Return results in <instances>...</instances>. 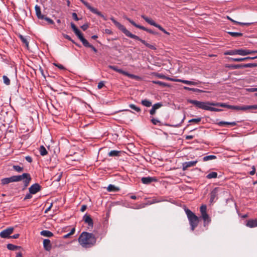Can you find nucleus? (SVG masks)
Listing matches in <instances>:
<instances>
[{
    "instance_id": "1",
    "label": "nucleus",
    "mask_w": 257,
    "mask_h": 257,
    "mask_svg": "<svg viewBox=\"0 0 257 257\" xmlns=\"http://www.w3.org/2000/svg\"><path fill=\"white\" fill-rule=\"evenodd\" d=\"M188 102L191 104L195 105L197 108L204 109L206 110H209L211 111L219 112L222 110L221 109L213 107L212 106H220L223 107H226L228 108L229 105L226 104L224 103L220 102H210L208 101H199L196 100L190 99L188 100Z\"/></svg>"
},
{
    "instance_id": "2",
    "label": "nucleus",
    "mask_w": 257,
    "mask_h": 257,
    "mask_svg": "<svg viewBox=\"0 0 257 257\" xmlns=\"http://www.w3.org/2000/svg\"><path fill=\"white\" fill-rule=\"evenodd\" d=\"M78 241L82 247L89 248L95 244L96 238L93 233L84 231L79 236Z\"/></svg>"
},
{
    "instance_id": "3",
    "label": "nucleus",
    "mask_w": 257,
    "mask_h": 257,
    "mask_svg": "<svg viewBox=\"0 0 257 257\" xmlns=\"http://www.w3.org/2000/svg\"><path fill=\"white\" fill-rule=\"evenodd\" d=\"M185 211L188 218L191 230L193 231L198 224L199 218L189 209H186Z\"/></svg>"
},
{
    "instance_id": "4",
    "label": "nucleus",
    "mask_w": 257,
    "mask_h": 257,
    "mask_svg": "<svg viewBox=\"0 0 257 257\" xmlns=\"http://www.w3.org/2000/svg\"><path fill=\"white\" fill-rule=\"evenodd\" d=\"M14 176L15 182L23 181L24 188L28 186L32 180L30 174L26 173H23L21 175H16Z\"/></svg>"
},
{
    "instance_id": "5",
    "label": "nucleus",
    "mask_w": 257,
    "mask_h": 257,
    "mask_svg": "<svg viewBox=\"0 0 257 257\" xmlns=\"http://www.w3.org/2000/svg\"><path fill=\"white\" fill-rule=\"evenodd\" d=\"M90 12L101 17L104 21L107 20V18L105 17L100 12L98 11L96 9L93 8L90 5L84 0H80Z\"/></svg>"
},
{
    "instance_id": "6",
    "label": "nucleus",
    "mask_w": 257,
    "mask_h": 257,
    "mask_svg": "<svg viewBox=\"0 0 257 257\" xmlns=\"http://www.w3.org/2000/svg\"><path fill=\"white\" fill-rule=\"evenodd\" d=\"M164 79H167L168 80L172 81L173 82H182L183 83H184V84H186L187 85H197L200 83V82L199 81H189V80H183V79H175V78L169 77H167L166 76H165V78Z\"/></svg>"
},
{
    "instance_id": "7",
    "label": "nucleus",
    "mask_w": 257,
    "mask_h": 257,
    "mask_svg": "<svg viewBox=\"0 0 257 257\" xmlns=\"http://www.w3.org/2000/svg\"><path fill=\"white\" fill-rule=\"evenodd\" d=\"M228 108L235 109L237 110H246L248 109H256L257 105H243V106H237V105H229Z\"/></svg>"
},
{
    "instance_id": "8",
    "label": "nucleus",
    "mask_w": 257,
    "mask_h": 257,
    "mask_svg": "<svg viewBox=\"0 0 257 257\" xmlns=\"http://www.w3.org/2000/svg\"><path fill=\"white\" fill-rule=\"evenodd\" d=\"M110 20L114 23V24L118 28V29L122 31L126 36H128L131 32L128 31L124 26L121 25L119 22H117L113 17L110 18Z\"/></svg>"
},
{
    "instance_id": "9",
    "label": "nucleus",
    "mask_w": 257,
    "mask_h": 257,
    "mask_svg": "<svg viewBox=\"0 0 257 257\" xmlns=\"http://www.w3.org/2000/svg\"><path fill=\"white\" fill-rule=\"evenodd\" d=\"M128 37H130L131 38L134 39L135 40L140 41L143 44H144L146 46H147V47L149 48L150 49H151L152 50H156V48L155 45H151V44L148 43L146 41L140 38L138 36H137L135 35H134V34H132L131 33H130V34L128 35Z\"/></svg>"
},
{
    "instance_id": "10",
    "label": "nucleus",
    "mask_w": 257,
    "mask_h": 257,
    "mask_svg": "<svg viewBox=\"0 0 257 257\" xmlns=\"http://www.w3.org/2000/svg\"><path fill=\"white\" fill-rule=\"evenodd\" d=\"M221 191V189L219 187H215L210 192V202L213 203L218 199V195L219 192Z\"/></svg>"
},
{
    "instance_id": "11",
    "label": "nucleus",
    "mask_w": 257,
    "mask_h": 257,
    "mask_svg": "<svg viewBox=\"0 0 257 257\" xmlns=\"http://www.w3.org/2000/svg\"><path fill=\"white\" fill-rule=\"evenodd\" d=\"M108 67L110 69H112V70H114L115 71L119 73L122 74L125 76H127L129 77L130 78H136L137 77V76H136L134 74H130L128 72H125L121 69L117 68V67L115 66L109 65Z\"/></svg>"
},
{
    "instance_id": "12",
    "label": "nucleus",
    "mask_w": 257,
    "mask_h": 257,
    "mask_svg": "<svg viewBox=\"0 0 257 257\" xmlns=\"http://www.w3.org/2000/svg\"><path fill=\"white\" fill-rule=\"evenodd\" d=\"M125 19L135 27H136L139 29H140L141 30H143L144 31H145L149 33L154 34V32L152 30L149 29L148 28H146L144 27V26H142L141 25L137 24L134 21L131 20L130 18L126 17Z\"/></svg>"
},
{
    "instance_id": "13",
    "label": "nucleus",
    "mask_w": 257,
    "mask_h": 257,
    "mask_svg": "<svg viewBox=\"0 0 257 257\" xmlns=\"http://www.w3.org/2000/svg\"><path fill=\"white\" fill-rule=\"evenodd\" d=\"M14 231L13 227H9L6 228V229L3 230L0 233V236L2 238H8L10 237V234H11Z\"/></svg>"
},
{
    "instance_id": "14",
    "label": "nucleus",
    "mask_w": 257,
    "mask_h": 257,
    "mask_svg": "<svg viewBox=\"0 0 257 257\" xmlns=\"http://www.w3.org/2000/svg\"><path fill=\"white\" fill-rule=\"evenodd\" d=\"M41 186L38 183L32 185L29 189V191L31 194H35L40 191Z\"/></svg>"
},
{
    "instance_id": "15",
    "label": "nucleus",
    "mask_w": 257,
    "mask_h": 257,
    "mask_svg": "<svg viewBox=\"0 0 257 257\" xmlns=\"http://www.w3.org/2000/svg\"><path fill=\"white\" fill-rule=\"evenodd\" d=\"M197 163V161L185 162L182 165V169L183 170L185 171L189 167L195 166Z\"/></svg>"
},
{
    "instance_id": "16",
    "label": "nucleus",
    "mask_w": 257,
    "mask_h": 257,
    "mask_svg": "<svg viewBox=\"0 0 257 257\" xmlns=\"http://www.w3.org/2000/svg\"><path fill=\"white\" fill-rule=\"evenodd\" d=\"M43 246L46 250L48 251H50L52 248V244L51 243L50 240L48 239H44Z\"/></svg>"
},
{
    "instance_id": "17",
    "label": "nucleus",
    "mask_w": 257,
    "mask_h": 257,
    "mask_svg": "<svg viewBox=\"0 0 257 257\" xmlns=\"http://www.w3.org/2000/svg\"><path fill=\"white\" fill-rule=\"evenodd\" d=\"M156 180H157L155 178L152 177H143L141 179L142 183L144 184H149L152 182L156 181Z\"/></svg>"
},
{
    "instance_id": "18",
    "label": "nucleus",
    "mask_w": 257,
    "mask_h": 257,
    "mask_svg": "<svg viewBox=\"0 0 257 257\" xmlns=\"http://www.w3.org/2000/svg\"><path fill=\"white\" fill-rule=\"evenodd\" d=\"M253 52H251L250 50L247 49H237V55L241 56H245L249 54H251Z\"/></svg>"
},
{
    "instance_id": "19",
    "label": "nucleus",
    "mask_w": 257,
    "mask_h": 257,
    "mask_svg": "<svg viewBox=\"0 0 257 257\" xmlns=\"http://www.w3.org/2000/svg\"><path fill=\"white\" fill-rule=\"evenodd\" d=\"M11 182H15L14 176L9 178H3L1 180V184L3 185L8 184Z\"/></svg>"
},
{
    "instance_id": "20",
    "label": "nucleus",
    "mask_w": 257,
    "mask_h": 257,
    "mask_svg": "<svg viewBox=\"0 0 257 257\" xmlns=\"http://www.w3.org/2000/svg\"><path fill=\"white\" fill-rule=\"evenodd\" d=\"M35 9L37 18L39 19L43 20V19L45 18V16L41 14L40 7L38 5H36Z\"/></svg>"
},
{
    "instance_id": "21",
    "label": "nucleus",
    "mask_w": 257,
    "mask_h": 257,
    "mask_svg": "<svg viewBox=\"0 0 257 257\" xmlns=\"http://www.w3.org/2000/svg\"><path fill=\"white\" fill-rule=\"evenodd\" d=\"M142 18L148 24H149L151 25H152L153 26H155L156 28H158V26H159V24H157L156 23H155L153 20L149 18L148 17L142 15Z\"/></svg>"
},
{
    "instance_id": "22",
    "label": "nucleus",
    "mask_w": 257,
    "mask_h": 257,
    "mask_svg": "<svg viewBox=\"0 0 257 257\" xmlns=\"http://www.w3.org/2000/svg\"><path fill=\"white\" fill-rule=\"evenodd\" d=\"M142 18L148 24H149L151 25H152L153 26H155L156 28H158V26H159V24H157L156 23H155L153 20L149 18L148 17L142 15Z\"/></svg>"
},
{
    "instance_id": "23",
    "label": "nucleus",
    "mask_w": 257,
    "mask_h": 257,
    "mask_svg": "<svg viewBox=\"0 0 257 257\" xmlns=\"http://www.w3.org/2000/svg\"><path fill=\"white\" fill-rule=\"evenodd\" d=\"M255 58H257V56H255V57H245V58H230L229 59L231 61H234V62H241V61H245L246 60H248V59H254Z\"/></svg>"
},
{
    "instance_id": "24",
    "label": "nucleus",
    "mask_w": 257,
    "mask_h": 257,
    "mask_svg": "<svg viewBox=\"0 0 257 257\" xmlns=\"http://www.w3.org/2000/svg\"><path fill=\"white\" fill-rule=\"evenodd\" d=\"M162 106V104L161 103H157L154 104L150 110V113L151 115H154L156 113V111L157 109H159Z\"/></svg>"
},
{
    "instance_id": "25",
    "label": "nucleus",
    "mask_w": 257,
    "mask_h": 257,
    "mask_svg": "<svg viewBox=\"0 0 257 257\" xmlns=\"http://www.w3.org/2000/svg\"><path fill=\"white\" fill-rule=\"evenodd\" d=\"M79 39L81 41V42L82 43L83 45L86 47L90 48L91 47V44H89V42L86 40L83 36L82 34L80 35L78 37Z\"/></svg>"
},
{
    "instance_id": "26",
    "label": "nucleus",
    "mask_w": 257,
    "mask_h": 257,
    "mask_svg": "<svg viewBox=\"0 0 257 257\" xmlns=\"http://www.w3.org/2000/svg\"><path fill=\"white\" fill-rule=\"evenodd\" d=\"M83 220L84 221L87 223L89 226L92 227L93 226V220L90 215H88L85 214L83 216Z\"/></svg>"
},
{
    "instance_id": "27",
    "label": "nucleus",
    "mask_w": 257,
    "mask_h": 257,
    "mask_svg": "<svg viewBox=\"0 0 257 257\" xmlns=\"http://www.w3.org/2000/svg\"><path fill=\"white\" fill-rule=\"evenodd\" d=\"M246 225L249 227L252 228L257 226V220L251 219L247 221Z\"/></svg>"
},
{
    "instance_id": "28",
    "label": "nucleus",
    "mask_w": 257,
    "mask_h": 257,
    "mask_svg": "<svg viewBox=\"0 0 257 257\" xmlns=\"http://www.w3.org/2000/svg\"><path fill=\"white\" fill-rule=\"evenodd\" d=\"M207 207L205 205H202L200 207V211L202 218L208 215L207 213Z\"/></svg>"
},
{
    "instance_id": "29",
    "label": "nucleus",
    "mask_w": 257,
    "mask_h": 257,
    "mask_svg": "<svg viewBox=\"0 0 257 257\" xmlns=\"http://www.w3.org/2000/svg\"><path fill=\"white\" fill-rule=\"evenodd\" d=\"M227 19H228L230 21H231V22H232L234 24H238V25H241V26H248L250 25L251 24H253V23H241V22H237V21L233 20V19H232L231 18H230L228 16L227 17Z\"/></svg>"
},
{
    "instance_id": "30",
    "label": "nucleus",
    "mask_w": 257,
    "mask_h": 257,
    "mask_svg": "<svg viewBox=\"0 0 257 257\" xmlns=\"http://www.w3.org/2000/svg\"><path fill=\"white\" fill-rule=\"evenodd\" d=\"M218 124L219 126H224L225 125H230L231 126H235L236 125V122L235 121L228 122L224 121H221L218 122Z\"/></svg>"
},
{
    "instance_id": "31",
    "label": "nucleus",
    "mask_w": 257,
    "mask_h": 257,
    "mask_svg": "<svg viewBox=\"0 0 257 257\" xmlns=\"http://www.w3.org/2000/svg\"><path fill=\"white\" fill-rule=\"evenodd\" d=\"M19 37L23 43L25 45L27 49H29V42L28 41L27 38L21 34L19 35Z\"/></svg>"
},
{
    "instance_id": "32",
    "label": "nucleus",
    "mask_w": 257,
    "mask_h": 257,
    "mask_svg": "<svg viewBox=\"0 0 257 257\" xmlns=\"http://www.w3.org/2000/svg\"><path fill=\"white\" fill-rule=\"evenodd\" d=\"M71 27L73 29L74 33L77 37L82 34L80 31L78 30V29L76 27V26L75 25L74 23H71Z\"/></svg>"
},
{
    "instance_id": "33",
    "label": "nucleus",
    "mask_w": 257,
    "mask_h": 257,
    "mask_svg": "<svg viewBox=\"0 0 257 257\" xmlns=\"http://www.w3.org/2000/svg\"><path fill=\"white\" fill-rule=\"evenodd\" d=\"M41 235L46 237H52L53 235V233L49 230H43L40 232Z\"/></svg>"
},
{
    "instance_id": "34",
    "label": "nucleus",
    "mask_w": 257,
    "mask_h": 257,
    "mask_svg": "<svg viewBox=\"0 0 257 257\" xmlns=\"http://www.w3.org/2000/svg\"><path fill=\"white\" fill-rule=\"evenodd\" d=\"M107 190L109 192H116L118 191L119 189L114 185L110 184L108 185Z\"/></svg>"
},
{
    "instance_id": "35",
    "label": "nucleus",
    "mask_w": 257,
    "mask_h": 257,
    "mask_svg": "<svg viewBox=\"0 0 257 257\" xmlns=\"http://www.w3.org/2000/svg\"><path fill=\"white\" fill-rule=\"evenodd\" d=\"M120 151L116 150H112L108 153V156L110 157L119 156Z\"/></svg>"
},
{
    "instance_id": "36",
    "label": "nucleus",
    "mask_w": 257,
    "mask_h": 257,
    "mask_svg": "<svg viewBox=\"0 0 257 257\" xmlns=\"http://www.w3.org/2000/svg\"><path fill=\"white\" fill-rule=\"evenodd\" d=\"M39 152L42 156H45L48 154V152L43 146H41L39 148Z\"/></svg>"
},
{
    "instance_id": "37",
    "label": "nucleus",
    "mask_w": 257,
    "mask_h": 257,
    "mask_svg": "<svg viewBox=\"0 0 257 257\" xmlns=\"http://www.w3.org/2000/svg\"><path fill=\"white\" fill-rule=\"evenodd\" d=\"M224 55H237V49L230 50L225 51L224 53Z\"/></svg>"
},
{
    "instance_id": "38",
    "label": "nucleus",
    "mask_w": 257,
    "mask_h": 257,
    "mask_svg": "<svg viewBox=\"0 0 257 257\" xmlns=\"http://www.w3.org/2000/svg\"><path fill=\"white\" fill-rule=\"evenodd\" d=\"M202 219L204 221V226H205L206 225H208L211 222V218L208 215L204 216L203 217H202Z\"/></svg>"
},
{
    "instance_id": "39",
    "label": "nucleus",
    "mask_w": 257,
    "mask_h": 257,
    "mask_svg": "<svg viewBox=\"0 0 257 257\" xmlns=\"http://www.w3.org/2000/svg\"><path fill=\"white\" fill-rule=\"evenodd\" d=\"M217 177V173L215 172H211L206 176V178L209 179H211L212 178H216Z\"/></svg>"
},
{
    "instance_id": "40",
    "label": "nucleus",
    "mask_w": 257,
    "mask_h": 257,
    "mask_svg": "<svg viewBox=\"0 0 257 257\" xmlns=\"http://www.w3.org/2000/svg\"><path fill=\"white\" fill-rule=\"evenodd\" d=\"M227 33L233 37H241L243 35L242 33L239 32H228Z\"/></svg>"
},
{
    "instance_id": "41",
    "label": "nucleus",
    "mask_w": 257,
    "mask_h": 257,
    "mask_svg": "<svg viewBox=\"0 0 257 257\" xmlns=\"http://www.w3.org/2000/svg\"><path fill=\"white\" fill-rule=\"evenodd\" d=\"M62 173H57V174H56V175H55L53 177V182H54V181L59 182L62 177Z\"/></svg>"
},
{
    "instance_id": "42",
    "label": "nucleus",
    "mask_w": 257,
    "mask_h": 257,
    "mask_svg": "<svg viewBox=\"0 0 257 257\" xmlns=\"http://www.w3.org/2000/svg\"><path fill=\"white\" fill-rule=\"evenodd\" d=\"M152 82L154 84H158L163 87H169V84H168L165 82L160 81H153Z\"/></svg>"
},
{
    "instance_id": "43",
    "label": "nucleus",
    "mask_w": 257,
    "mask_h": 257,
    "mask_svg": "<svg viewBox=\"0 0 257 257\" xmlns=\"http://www.w3.org/2000/svg\"><path fill=\"white\" fill-rule=\"evenodd\" d=\"M141 103L146 107H150L152 105V102L147 99L142 100Z\"/></svg>"
},
{
    "instance_id": "44",
    "label": "nucleus",
    "mask_w": 257,
    "mask_h": 257,
    "mask_svg": "<svg viewBox=\"0 0 257 257\" xmlns=\"http://www.w3.org/2000/svg\"><path fill=\"white\" fill-rule=\"evenodd\" d=\"M7 248L11 250H15L17 249L20 248V247L15 245L13 244L9 243L7 245Z\"/></svg>"
},
{
    "instance_id": "45",
    "label": "nucleus",
    "mask_w": 257,
    "mask_h": 257,
    "mask_svg": "<svg viewBox=\"0 0 257 257\" xmlns=\"http://www.w3.org/2000/svg\"><path fill=\"white\" fill-rule=\"evenodd\" d=\"M216 157L214 155H209L203 157V160L204 161H207L216 159Z\"/></svg>"
},
{
    "instance_id": "46",
    "label": "nucleus",
    "mask_w": 257,
    "mask_h": 257,
    "mask_svg": "<svg viewBox=\"0 0 257 257\" xmlns=\"http://www.w3.org/2000/svg\"><path fill=\"white\" fill-rule=\"evenodd\" d=\"M14 170L18 172H21L23 171L24 168L18 165H14L13 167Z\"/></svg>"
},
{
    "instance_id": "47",
    "label": "nucleus",
    "mask_w": 257,
    "mask_h": 257,
    "mask_svg": "<svg viewBox=\"0 0 257 257\" xmlns=\"http://www.w3.org/2000/svg\"><path fill=\"white\" fill-rule=\"evenodd\" d=\"M129 107L132 108V109L136 111L137 112H140L141 111V109L140 107L137 106L136 105H135V104H130L129 105Z\"/></svg>"
},
{
    "instance_id": "48",
    "label": "nucleus",
    "mask_w": 257,
    "mask_h": 257,
    "mask_svg": "<svg viewBox=\"0 0 257 257\" xmlns=\"http://www.w3.org/2000/svg\"><path fill=\"white\" fill-rule=\"evenodd\" d=\"M3 79L5 84H6L7 85L10 84V80L7 76L4 75L3 77Z\"/></svg>"
},
{
    "instance_id": "49",
    "label": "nucleus",
    "mask_w": 257,
    "mask_h": 257,
    "mask_svg": "<svg viewBox=\"0 0 257 257\" xmlns=\"http://www.w3.org/2000/svg\"><path fill=\"white\" fill-rule=\"evenodd\" d=\"M201 120V117H198L196 118H193L191 119H190L189 120V122H195L196 123H198Z\"/></svg>"
},
{
    "instance_id": "50",
    "label": "nucleus",
    "mask_w": 257,
    "mask_h": 257,
    "mask_svg": "<svg viewBox=\"0 0 257 257\" xmlns=\"http://www.w3.org/2000/svg\"><path fill=\"white\" fill-rule=\"evenodd\" d=\"M157 28H158L160 30H161L162 32H163L165 34L168 35H170V33L169 32H168L167 31H166L161 25H159V26H158Z\"/></svg>"
},
{
    "instance_id": "51",
    "label": "nucleus",
    "mask_w": 257,
    "mask_h": 257,
    "mask_svg": "<svg viewBox=\"0 0 257 257\" xmlns=\"http://www.w3.org/2000/svg\"><path fill=\"white\" fill-rule=\"evenodd\" d=\"M256 65L252 63H247L243 64V68L252 67L255 66Z\"/></svg>"
},
{
    "instance_id": "52",
    "label": "nucleus",
    "mask_w": 257,
    "mask_h": 257,
    "mask_svg": "<svg viewBox=\"0 0 257 257\" xmlns=\"http://www.w3.org/2000/svg\"><path fill=\"white\" fill-rule=\"evenodd\" d=\"M43 20H45L47 22H48L50 24H53L54 23V21L48 17H46L45 16V18Z\"/></svg>"
},
{
    "instance_id": "53",
    "label": "nucleus",
    "mask_w": 257,
    "mask_h": 257,
    "mask_svg": "<svg viewBox=\"0 0 257 257\" xmlns=\"http://www.w3.org/2000/svg\"><path fill=\"white\" fill-rule=\"evenodd\" d=\"M151 121L155 125H156L158 123H160V121L157 119L155 118H152Z\"/></svg>"
},
{
    "instance_id": "54",
    "label": "nucleus",
    "mask_w": 257,
    "mask_h": 257,
    "mask_svg": "<svg viewBox=\"0 0 257 257\" xmlns=\"http://www.w3.org/2000/svg\"><path fill=\"white\" fill-rule=\"evenodd\" d=\"M104 86V83L103 81H100L98 83L97 87L99 89H101Z\"/></svg>"
},
{
    "instance_id": "55",
    "label": "nucleus",
    "mask_w": 257,
    "mask_h": 257,
    "mask_svg": "<svg viewBox=\"0 0 257 257\" xmlns=\"http://www.w3.org/2000/svg\"><path fill=\"white\" fill-rule=\"evenodd\" d=\"M252 170L249 172V174L250 175H253L255 173V167L254 166H252Z\"/></svg>"
},
{
    "instance_id": "56",
    "label": "nucleus",
    "mask_w": 257,
    "mask_h": 257,
    "mask_svg": "<svg viewBox=\"0 0 257 257\" xmlns=\"http://www.w3.org/2000/svg\"><path fill=\"white\" fill-rule=\"evenodd\" d=\"M233 67L235 69L243 68V64L235 65L233 66Z\"/></svg>"
},
{
    "instance_id": "57",
    "label": "nucleus",
    "mask_w": 257,
    "mask_h": 257,
    "mask_svg": "<svg viewBox=\"0 0 257 257\" xmlns=\"http://www.w3.org/2000/svg\"><path fill=\"white\" fill-rule=\"evenodd\" d=\"M32 194H31L30 193H29V194H27L26 195L25 198H24V200H26L27 199H30L32 197V196L31 195Z\"/></svg>"
},
{
    "instance_id": "58",
    "label": "nucleus",
    "mask_w": 257,
    "mask_h": 257,
    "mask_svg": "<svg viewBox=\"0 0 257 257\" xmlns=\"http://www.w3.org/2000/svg\"><path fill=\"white\" fill-rule=\"evenodd\" d=\"M25 159L29 163H31L32 162V158L29 156H26L25 157Z\"/></svg>"
},
{
    "instance_id": "59",
    "label": "nucleus",
    "mask_w": 257,
    "mask_h": 257,
    "mask_svg": "<svg viewBox=\"0 0 257 257\" xmlns=\"http://www.w3.org/2000/svg\"><path fill=\"white\" fill-rule=\"evenodd\" d=\"M72 17L76 21H78L79 19L77 17V15L75 13H72Z\"/></svg>"
},
{
    "instance_id": "60",
    "label": "nucleus",
    "mask_w": 257,
    "mask_h": 257,
    "mask_svg": "<svg viewBox=\"0 0 257 257\" xmlns=\"http://www.w3.org/2000/svg\"><path fill=\"white\" fill-rule=\"evenodd\" d=\"M55 65L61 70H63L65 69L64 67L61 64H55Z\"/></svg>"
},
{
    "instance_id": "61",
    "label": "nucleus",
    "mask_w": 257,
    "mask_h": 257,
    "mask_svg": "<svg viewBox=\"0 0 257 257\" xmlns=\"http://www.w3.org/2000/svg\"><path fill=\"white\" fill-rule=\"evenodd\" d=\"M81 28L83 31L86 30L88 28V25L87 24H84L82 25Z\"/></svg>"
},
{
    "instance_id": "62",
    "label": "nucleus",
    "mask_w": 257,
    "mask_h": 257,
    "mask_svg": "<svg viewBox=\"0 0 257 257\" xmlns=\"http://www.w3.org/2000/svg\"><path fill=\"white\" fill-rule=\"evenodd\" d=\"M86 208L87 206L86 205H83L80 209L81 211L84 212L86 209Z\"/></svg>"
},
{
    "instance_id": "63",
    "label": "nucleus",
    "mask_w": 257,
    "mask_h": 257,
    "mask_svg": "<svg viewBox=\"0 0 257 257\" xmlns=\"http://www.w3.org/2000/svg\"><path fill=\"white\" fill-rule=\"evenodd\" d=\"M20 236V234H15L14 235H13V236H10L11 238H18Z\"/></svg>"
},
{
    "instance_id": "64",
    "label": "nucleus",
    "mask_w": 257,
    "mask_h": 257,
    "mask_svg": "<svg viewBox=\"0 0 257 257\" xmlns=\"http://www.w3.org/2000/svg\"><path fill=\"white\" fill-rule=\"evenodd\" d=\"M158 77L160 78L164 79L165 78V76L162 74H159L157 75Z\"/></svg>"
}]
</instances>
